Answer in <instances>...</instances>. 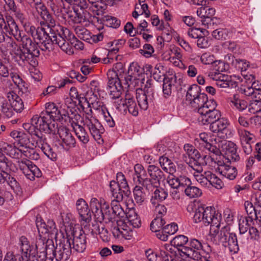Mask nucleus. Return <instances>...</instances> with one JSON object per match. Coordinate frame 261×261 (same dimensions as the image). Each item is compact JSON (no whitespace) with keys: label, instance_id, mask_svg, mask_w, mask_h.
<instances>
[{"label":"nucleus","instance_id":"nucleus-11","mask_svg":"<svg viewBox=\"0 0 261 261\" xmlns=\"http://www.w3.org/2000/svg\"><path fill=\"white\" fill-rule=\"evenodd\" d=\"M199 114V116L197 120L199 123L201 125H210L221 117L220 111L216 109L214 105L212 106L211 104L200 109Z\"/></svg>","mask_w":261,"mask_h":261},{"label":"nucleus","instance_id":"nucleus-30","mask_svg":"<svg viewBox=\"0 0 261 261\" xmlns=\"http://www.w3.org/2000/svg\"><path fill=\"white\" fill-rule=\"evenodd\" d=\"M147 172L150 177L153 179L154 184L159 185L160 181L164 178V174L160 168L154 165H150L147 167Z\"/></svg>","mask_w":261,"mask_h":261},{"label":"nucleus","instance_id":"nucleus-22","mask_svg":"<svg viewBox=\"0 0 261 261\" xmlns=\"http://www.w3.org/2000/svg\"><path fill=\"white\" fill-rule=\"evenodd\" d=\"M6 21L4 26L6 33L13 36L17 40L21 38L20 30L14 18L8 15L6 16Z\"/></svg>","mask_w":261,"mask_h":261},{"label":"nucleus","instance_id":"nucleus-6","mask_svg":"<svg viewBox=\"0 0 261 261\" xmlns=\"http://www.w3.org/2000/svg\"><path fill=\"white\" fill-rule=\"evenodd\" d=\"M182 75L176 73L172 69H169L167 75L163 78V93L164 97L171 95L172 91L176 89L182 83Z\"/></svg>","mask_w":261,"mask_h":261},{"label":"nucleus","instance_id":"nucleus-54","mask_svg":"<svg viewBox=\"0 0 261 261\" xmlns=\"http://www.w3.org/2000/svg\"><path fill=\"white\" fill-rule=\"evenodd\" d=\"M184 192L186 195L190 198L198 197L202 194V191L199 188L195 186H192L191 185L186 188Z\"/></svg>","mask_w":261,"mask_h":261},{"label":"nucleus","instance_id":"nucleus-38","mask_svg":"<svg viewBox=\"0 0 261 261\" xmlns=\"http://www.w3.org/2000/svg\"><path fill=\"white\" fill-rule=\"evenodd\" d=\"M200 87L197 84L190 86L187 91L186 95V102L187 104L194 98H197L201 94Z\"/></svg>","mask_w":261,"mask_h":261},{"label":"nucleus","instance_id":"nucleus-23","mask_svg":"<svg viewBox=\"0 0 261 261\" xmlns=\"http://www.w3.org/2000/svg\"><path fill=\"white\" fill-rule=\"evenodd\" d=\"M212 102L208 100V98L206 94L204 93H201L197 98H194L187 105L194 111H197L199 114V110L201 108L210 106Z\"/></svg>","mask_w":261,"mask_h":261},{"label":"nucleus","instance_id":"nucleus-35","mask_svg":"<svg viewBox=\"0 0 261 261\" xmlns=\"http://www.w3.org/2000/svg\"><path fill=\"white\" fill-rule=\"evenodd\" d=\"M52 35L49 34V36H47V40L46 41V43H49V44H47V45L49 47V45L51 44L49 43V41L52 42L51 44L54 45V48H57L58 47L60 48H62V46L65 44V40H64V38H71L72 36V34L70 33L67 36L61 37L58 34L56 35L55 36H51Z\"/></svg>","mask_w":261,"mask_h":261},{"label":"nucleus","instance_id":"nucleus-1","mask_svg":"<svg viewBox=\"0 0 261 261\" xmlns=\"http://www.w3.org/2000/svg\"><path fill=\"white\" fill-rule=\"evenodd\" d=\"M90 206L95 221L100 223L113 222L116 217L122 218L125 214L120 203L115 201H111L110 207L108 203L105 202L101 204L96 198H93L90 201Z\"/></svg>","mask_w":261,"mask_h":261},{"label":"nucleus","instance_id":"nucleus-39","mask_svg":"<svg viewBox=\"0 0 261 261\" xmlns=\"http://www.w3.org/2000/svg\"><path fill=\"white\" fill-rule=\"evenodd\" d=\"M75 15L73 16L69 12H67L68 18L74 23H84V9H79L77 7L73 6L72 8Z\"/></svg>","mask_w":261,"mask_h":261},{"label":"nucleus","instance_id":"nucleus-18","mask_svg":"<svg viewBox=\"0 0 261 261\" xmlns=\"http://www.w3.org/2000/svg\"><path fill=\"white\" fill-rule=\"evenodd\" d=\"M85 125L88 128L91 136L95 141H102L101 135L104 132V128L97 119H94V121H92L86 116Z\"/></svg>","mask_w":261,"mask_h":261},{"label":"nucleus","instance_id":"nucleus-60","mask_svg":"<svg viewBox=\"0 0 261 261\" xmlns=\"http://www.w3.org/2000/svg\"><path fill=\"white\" fill-rule=\"evenodd\" d=\"M244 207L248 216H251L252 218H253L254 215V219H258L259 216H258V215L259 214V212L258 213V214L257 213V211L255 210L253 204L251 202L248 201H245L244 203Z\"/></svg>","mask_w":261,"mask_h":261},{"label":"nucleus","instance_id":"nucleus-12","mask_svg":"<svg viewBox=\"0 0 261 261\" xmlns=\"http://www.w3.org/2000/svg\"><path fill=\"white\" fill-rule=\"evenodd\" d=\"M25 32L29 35L32 36L34 39H38L40 41L41 45H43L45 49H48L49 47L47 45L49 43H46V41L43 39H47V36H49V33H47L43 28L35 27L30 22H28L23 25Z\"/></svg>","mask_w":261,"mask_h":261},{"label":"nucleus","instance_id":"nucleus-28","mask_svg":"<svg viewBox=\"0 0 261 261\" xmlns=\"http://www.w3.org/2000/svg\"><path fill=\"white\" fill-rule=\"evenodd\" d=\"M226 150L227 159L230 162H238L240 161V157L237 152L236 145L232 142H225L224 145Z\"/></svg>","mask_w":261,"mask_h":261},{"label":"nucleus","instance_id":"nucleus-16","mask_svg":"<svg viewBox=\"0 0 261 261\" xmlns=\"http://www.w3.org/2000/svg\"><path fill=\"white\" fill-rule=\"evenodd\" d=\"M20 242L21 251L24 256L28 255L27 260L25 261H37L36 260V248L38 247L40 243H42L43 245L44 244V240L39 239L37 241L35 247L31 246L28 239L24 236L20 237Z\"/></svg>","mask_w":261,"mask_h":261},{"label":"nucleus","instance_id":"nucleus-14","mask_svg":"<svg viewBox=\"0 0 261 261\" xmlns=\"http://www.w3.org/2000/svg\"><path fill=\"white\" fill-rule=\"evenodd\" d=\"M36 226L37 227L40 236V233L42 234H47V236L44 237V240L47 239L55 238L58 239V229L56 227L55 222L52 220H48L47 222H42V220L36 221Z\"/></svg>","mask_w":261,"mask_h":261},{"label":"nucleus","instance_id":"nucleus-33","mask_svg":"<svg viewBox=\"0 0 261 261\" xmlns=\"http://www.w3.org/2000/svg\"><path fill=\"white\" fill-rule=\"evenodd\" d=\"M110 189L113 197L112 201H115L119 203L123 199L124 194L123 191L119 188V184L115 180H112L110 182Z\"/></svg>","mask_w":261,"mask_h":261},{"label":"nucleus","instance_id":"nucleus-40","mask_svg":"<svg viewBox=\"0 0 261 261\" xmlns=\"http://www.w3.org/2000/svg\"><path fill=\"white\" fill-rule=\"evenodd\" d=\"M107 76L108 79V87L109 89H114L115 87H117L118 84L122 85V82L119 77L118 73L114 71H108Z\"/></svg>","mask_w":261,"mask_h":261},{"label":"nucleus","instance_id":"nucleus-50","mask_svg":"<svg viewBox=\"0 0 261 261\" xmlns=\"http://www.w3.org/2000/svg\"><path fill=\"white\" fill-rule=\"evenodd\" d=\"M165 224V220H164L161 216H156L151 222L150 228L151 231L157 232H159L161 229L163 230Z\"/></svg>","mask_w":261,"mask_h":261},{"label":"nucleus","instance_id":"nucleus-17","mask_svg":"<svg viewBox=\"0 0 261 261\" xmlns=\"http://www.w3.org/2000/svg\"><path fill=\"white\" fill-rule=\"evenodd\" d=\"M58 135L61 140L60 144L64 149L68 150L75 146V139L68 128L60 125Z\"/></svg>","mask_w":261,"mask_h":261},{"label":"nucleus","instance_id":"nucleus-19","mask_svg":"<svg viewBox=\"0 0 261 261\" xmlns=\"http://www.w3.org/2000/svg\"><path fill=\"white\" fill-rule=\"evenodd\" d=\"M33 146L39 147L44 154L52 161H55L57 159V154L53 151L50 146L47 143L45 137L39 138L36 140H33Z\"/></svg>","mask_w":261,"mask_h":261},{"label":"nucleus","instance_id":"nucleus-26","mask_svg":"<svg viewBox=\"0 0 261 261\" xmlns=\"http://www.w3.org/2000/svg\"><path fill=\"white\" fill-rule=\"evenodd\" d=\"M218 165V170L221 175L230 180H233L236 178L237 175V170L236 167L221 162H219Z\"/></svg>","mask_w":261,"mask_h":261},{"label":"nucleus","instance_id":"nucleus-20","mask_svg":"<svg viewBox=\"0 0 261 261\" xmlns=\"http://www.w3.org/2000/svg\"><path fill=\"white\" fill-rule=\"evenodd\" d=\"M76 210L81 219L85 222L91 220V212L86 202L82 198L77 200L76 203Z\"/></svg>","mask_w":261,"mask_h":261},{"label":"nucleus","instance_id":"nucleus-63","mask_svg":"<svg viewBox=\"0 0 261 261\" xmlns=\"http://www.w3.org/2000/svg\"><path fill=\"white\" fill-rule=\"evenodd\" d=\"M248 111L252 114H255L261 111V101L253 100L248 105Z\"/></svg>","mask_w":261,"mask_h":261},{"label":"nucleus","instance_id":"nucleus-56","mask_svg":"<svg viewBox=\"0 0 261 261\" xmlns=\"http://www.w3.org/2000/svg\"><path fill=\"white\" fill-rule=\"evenodd\" d=\"M195 172L193 173V175L197 182H198L202 186L204 187H208L209 182H207L206 177L205 176L204 173L202 174L203 171L202 167H201V170L198 171L197 170H194Z\"/></svg>","mask_w":261,"mask_h":261},{"label":"nucleus","instance_id":"nucleus-15","mask_svg":"<svg viewBox=\"0 0 261 261\" xmlns=\"http://www.w3.org/2000/svg\"><path fill=\"white\" fill-rule=\"evenodd\" d=\"M219 68H215V71L210 75L212 79L216 81V85L218 87L223 88L237 87L238 83L232 80L230 76L220 73ZM221 71H222V70H221Z\"/></svg>","mask_w":261,"mask_h":261},{"label":"nucleus","instance_id":"nucleus-10","mask_svg":"<svg viewBox=\"0 0 261 261\" xmlns=\"http://www.w3.org/2000/svg\"><path fill=\"white\" fill-rule=\"evenodd\" d=\"M218 240L225 247H227L231 252L237 253L239 250L236 234L230 232L227 227H223L221 228L218 235Z\"/></svg>","mask_w":261,"mask_h":261},{"label":"nucleus","instance_id":"nucleus-32","mask_svg":"<svg viewBox=\"0 0 261 261\" xmlns=\"http://www.w3.org/2000/svg\"><path fill=\"white\" fill-rule=\"evenodd\" d=\"M228 124V121L226 119L220 117L218 120L211 124L210 129L214 133L223 134Z\"/></svg>","mask_w":261,"mask_h":261},{"label":"nucleus","instance_id":"nucleus-34","mask_svg":"<svg viewBox=\"0 0 261 261\" xmlns=\"http://www.w3.org/2000/svg\"><path fill=\"white\" fill-rule=\"evenodd\" d=\"M90 5V9L97 15H102L107 6L103 0H87Z\"/></svg>","mask_w":261,"mask_h":261},{"label":"nucleus","instance_id":"nucleus-8","mask_svg":"<svg viewBox=\"0 0 261 261\" xmlns=\"http://www.w3.org/2000/svg\"><path fill=\"white\" fill-rule=\"evenodd\" d=\"M62 238L56 240L55 259L57 261H66L69 259L71 252L72 248L69 239L63 233Z\"/></svg>","mask_w":261,"mask_h":261},{"label":"nucleus","instance_id":"nucleus-61","mask_svg":"<svg viewBox=\"0 0 261 261\" xmlns=\"http://www.w3.org/2000/svg\"><path fill=\"white\" fill-rule=\"evenodd\" d=\"M134 169L138 182H141L142 180H143L144 178H147L146 171L141 165L136 164L135 166Z\"/></svg>","mask_w":261,"mask_h":261},{"label":"nucleus","instance_id":"nucleus-53","mask_svg":"<svg viewBox=\"0 0 261 261\" xmlns=\"http://www.w3.org/2000/svg\"><path fill=\"white\" fill-rule=\"evenodd\" d=\"M55 247L54 242L51 239H47L46 240V245L45 246V253L48 256L51 261L55 258Z\"/></svg>","mask_w":261,"mask_h":261},{"label":"nucleus","instance_id":"nucleus-51","mask_svg":"<svg viewBox=\"0 0 261 261\" xmlns=\"http://www.w3.org/2000/svg\"><path fill=\"white\" fill-rule=\"evenodd\" d=\"M29 135L23 132H21L20 137L18 140V143L21 146L31 148L34 147L32 142V136Z\"/></svg>","mask_w":261,"mask_h":261},{"label":"nucleus","instance_id":"nucleus-4","mask_svg":"<svg viewBox=\"0 0 261 261\" xmlns=\"http://www.w3.org/2000/svg\"><path fill=\"white\" fill-rule=\"evenodd\" d=\"M46 114L42 112L39 115H34L31 119L30 123H25L23 124V128L30 136H32V140L45 137L41 132L44 131L47 123L50 119V117L48 116Z\"/></svg>","mask_w":261,"mask_h":261},{"label":"nucleus","instance_id":"nucleus-21","mask_svg":"<svg viewBox=\"0 0 261 261\" xmlns=\"http://www.w3.org/2000/svg\"><path fill=\"white\" fill-rule=\"evenodd\" d=\"M200 159L201 155L199 151L194 148L188 158L185 156L184 160L193 170L200 171L202 167L200 163Z\"/></svg>","mask_w":261,"mask_h":261},{"label":"nucleus","instance_id":"nucleus-48","mask_svg":"<svg viewBox=\"0 0 261 261\" xmlns=\"http://www.w3.org/2000/svg\"><path fill=\"white\" fill-rule=\"evenodd\" d=\"M134 200L139 205L142 204L145 199V193L143 187L136 186L133 190Z\"/></svg>","mask_w":261,"mask_h":261},{"label":"nucleus","instance_id":"nucleus-13","mask_svg":"<svg viewBox=\"0 0 261 261\" xmlns=\"http://www.w3.org/2000/svg\"><path fill=\"white\" fill-rule=\"evenodd\" d=\"M65 237L70 240L69 242L73 251L79 253L84 252L87 247V238L81 230L79 233L76 232H72L71 234L66 232Z\"/></svg>","mask_w":261,"mask_h":261},{"label":"nucleus","instance_id":"nucleus-36","mask_svg":"<svg viewBox=\"0 0 261 261\" xmlns=\"http://www.w3.org/2000/svg\"><path fill=\"white\" fill-rule=\"evenodd\" d=\"M167 196L168 192L166 190L156 186L151 199V202L153 205H155L158 201H162L166 199Z\"/></svg>","mask_w":261,"mask_h":261},{"label":"nucleus","instance_id":"nucleus-52","mask_svg":"<svg viewBox=\"0 0 261 261\" xmlns=\"http://www.w3.org/2000/svg\"><path fill=\"white\" fill-rule=\"evenodd\" d=\"M189 239L187 237L184 235H179L174 237L171 241V245L176 248L185 247L187 245Z\"/></svg>","mask_w":261,"mask_h":261},{"label":"nucleus","instance_id":"nucleus-57","mask_svg":"<svg viewBox=\"0 0 261 261\" xmlns=\"http://www.w3.org/2000/svg\"><path fill=\"white\" fill-rule=\"evenodd\" d=\"M56 119L50 118V121L47 123L44 132L48 134H57L60 128V126H58L57 123L55 121Z\"/></svg>","mask_w":261,"mask_h":261},{"label":"nucleus","instance_id":"nucleus-43","mask_svg":"<svg viewBox=\"0 0 261 261\" xmlns=\"http://www.w3.org/2000/svg\"><path fill=\"white\" fill-rule=\"evenodd\" d=\"M254 218L251 216H242L239 220V230L241 233H245L253 223Z\"/></svg>","mask_w":261,"mask_h":261},{"label":"nucleus","instance_id":"nucleus-59","mask_svg":"<svg viewBox=\"0 0 261 261\" xmlns=\"http://www.w3.org/2000/svg\"><path fill=\"white\" fill-rule=\"evenodd\" d=\"M74 31L81 39L88 40L90 37V32L83 27L79 25L75 27Z\"/></svg>","mask_w":261,"mask_h":261},{"label":"nucleus","instance_id":"nucleus-46","mask_svg":"<svg viewBox=\"0 0 261 261\" xmlns=\"http://www.w3.org/2000/svg\"><path fill=\"white\" fill-rule=\"evenodd\" d=\"M21 39L23 49H31V48H33V49H38V48L42 49V45H41L40 41H39V42L34 43L32 40L27 36H23L21 38Z\"/></svg>","mask_w":261,"mask_h":261},{"label":"nucleus","instance_id":"nucleus-27","mask_svg":"<svg viewBox=\"0 0 261 261\" xmlns=\"http://www.w3.org/2000/svg\"><path fill=\"white\" fill-rule=\"evenodd\" d=\"M7 98L14 111L21 112L23 110L24 105L22 100L15 92L13 91L8 92Z\"/></svg>","mask_w":261,"mask_h":261},{"label":"nucleus","instance_id":"nucleus-25","mask_svg":"<svg viewBox=\"0 0 261 261\" xmlns=\"http://www.w3.org/2000/svg\"><path fill=\"white\" fill-rule=\"evenodd\" d=\"M122 107L124 111L127 110L129 114L137 116L139 113V106L133 97L129 94L125 95L124 102H122Z\"/></svg>","mask_w":261,"mask_h":261},{"label":"nucleus","instance_id":"nucleus-29","mask_svg":"<svg viewBox=\"0 0 261 261\" xmlns=\"http://www.w3.org/2000/svg\"><path fill=\"white\" fill-rule=\"evenodd\" d=\"M10 76L13 82L21 92V97L24 99L31 98L30 92L28 91V88L25 86V83L20 76L16 73H11Z\"/></svg>","mask_w":261,"mask_h":261},{"label":"nucleus","instance_id":"nucleus-24","mask_svg":"<svg viewBox=\"0 0 261 261\" xmlns=\"http://www.w3.org/2000/svg\"><path fill=\"white\" fill-rule=\"evenodd\" d=\"M215 9L208 6L201 7L197 10V14L200 18L202 23L203 25H208L211 24V22L213 20V17L215 14Z\"/></svg>","mask_w":261,"mask_h":261},{"label":"nucleus","instance_id":"nucleus-3","mask_svg":"<svg viewBox=\"0 0 261 261\" xmlns=\"http://www.w3.org/2000/svg\"><path fill=\"white\" fill-rule=\"evenodd\" d=\"M221 220V215L214 207L198 204L195 208L193 220L195 223H202L205 226L210 224L218 226Z\"/></svg>","mask_w":261,"mask_h":261},{"label":"nucleus","instance_id":"nucleus-2","mask_svg":"<svg viewBox=\"0 0 261 261\" xmlns=\"http://www.w3.org/2000/svg\"><path fill=\"white\" fill-rule=\"evenodd\" d=\"M35 8L40 14L42 21L40 22L41 25H46L49 29V34L55 36L58 34L61 37L67 36L70 33V30L66 28L57 23L53 16L48 12L46 7L41 2L35 3Z\"/></svg>","mask_w":261,"mask_h":261},{"label":"nucleus","instance_id":"nucleus-45","mask_svg":"<svg viewBox=\"0 0 261 261\" xmlns=\"http://www.w3.org/2000/svg\"><path fill=\"white\" fill-rule=\"evenodd\" d=\"M168 70L166 68L161 64H158L155 65L153 72V76L154 80L157 81L163 80V78L167 75Z\"/></svg>","mask_w":261,"mask_h":261},{"label":"nucleus","instance_id":"nucleus-58","mask_svg":"<svg viewBox=\"0 0 261 261\" xmlns=\"http://www.w3.org/2000/svg\"><path fill=\"white\" fill-rule=\"evenodd\" d=\"M90 95H93L94 98L95 99H97L96 96L94 95V93L92 91V90L88 91L86 95V97H81V95H78L77 98H75L74 99H76L79 101V105L82 107L84 109V106L82 105V100L84 99L85 100V102H86V104L87 105L88 107H90V105H93V107L94 103H93V101H91V103L90 102V100L92 99V97H89V96Z\"/></svg>","mask_w":261,"mask_h":261},{"label":"nucleus","instance_id":"nucleus-37","mask_svg":"<svg viewBox=\"0 0 261 261\" xmlns=\"http://www.w3.org/2000/svg\"><path fill=\"white\" fill-rule=\"evenodd\" d=\"M25 56L23 58V62H28L31 66H36L38 65L37 58L40 55L39 50H24Z\"/></svg>","mask_w":261,"mask_h":261},{"label":"nucleus","instance_id":"nucleus-47","mask_svg":"<svg viewBox=\"0 0 261 261\" xmlns=\"http://www.w3.org/2000/svg\"><path fill=\"white\" fill-rule=\"evenodd\" d=\"M1 115H3L7 118H11L14 114V110L11 105V103L7 100H4L1 106Z\"/></svg>","mask_w":261,"mask_h":261},{"label":"nucleus","instance_id":"nucleus-62","mask_svg":"<svg viewBox=\"0 0 261 261\" xmlns=\"http://www.w3.org/2000/svg\"><path fill=\"white\" fill-rule=\"evenodd\" d=\"M81 119V115L78 113L76 110H74L73 113H69L68 116V122L71 124L73 127H74V125L77 127V125H80L78 124V122Z\"/></svg>","mask_w":261,"mask_h":261},{"label":"nucleus","instance_id":"nucleus-41","mask_svg":"<svg viewBox=\"0 0 261 261\" xmlns=\"http://www.w3.org/2000/svg\"><path fill=\"white\" fill-rule=\"evenodd\" d=\"M230 105L231 107L239 111H243L248 107L247 102L244 99L239 98L238 95H234L231 99Z\"/></svg>","mask_w":261,"mask_h":261},{"label":"nucleus","instance_id":"nucleus-9","mask_svg":"<svg viewBox=\"0 0 261 261\" xmlns=\"http://www.w3.org/2000/svg\"><path fill=\"white\" fill-rule=\"evenodd\" d=\"M154 89L145 85L144 90L140 89L137 87L136 92V98L139 108L143 110H146L149 105H153L155 99Z\"/></svg>","mask_w":261,"mask_h":261},{"label":"nucleus","instance_id":"nucleus-5","mask_svg":"<svg viewBox=\"0 0 261 261\" xmlns=\"http://www.w3.org/2000/svg\"><path fill=\"white\" fill-rule=\"evenodd\" d=\"M144 68L137 62L132 63L129 66L127 75L124 77L123 83L126 88L130 89L142 86L144 81Z\"/></svg>","mask_w":261,"mask_h":261},{"label":"nucleus","instance_id":"nucleus-7","mask_svg":"<svg viewBox=\"0 0 261 261\" xmlns=\"http://www.w3.org/2000/svg\"><path fill=\"white\" fill-rule=\"evenodd\" d=\"M178 249L181 253L196 261L200 260L205 252L201 242L196 239H190L188 241L187 245Z\"/></svg>","mask_w":261,"mask_h":261},{"label":"nucleus","instance_id":"nucleus-31","mask_svg":"<svg viewBox=\"0 0 261 261\" xmlns=\"http://www.w3.org/2000/svg\"><path fill=\"white\" fill-rule=\"evenodd\" d=\"M159 161L162 169L167 173L173 175L176 172V165L168 158L165 156H160Z\"/></svg>","mask_w":261,"mask_h":261},{"label":"nucleus","instance_id":"nucleus-42","mask_svg":"<svg viewBox=\"0 0 261 261\" xmlns=\"http://www.w3.org/2000/svg\"><path fill=\"white\" fill-rule=\"evenodd\" d=\"M73 129L79 140L83 144H86L89 141V136L85 128L82 125H77V127Z\"/></svg>","mask_w":261,"mask_h":261},{"label":"nucleus","instance_id":"nucleus-64","mask_svg":"<svg viewBox=\"0 0 261 261\" xmlns=\"http://www.w3.org/2000/svg\"><path fill=\"white\" fill-rule=\"evenodd\" d=\"M105 21L107 26L115 29L118 28L121 24V21L119 19L112 16H107Z\"/></svg>","mask_w":261,"mask_h":261},{"label":"nucleus","instance_id":"nucleus-55","mask_svg":"<svg viewBox=\"0 0 261 261\" xmlns=\"http://www.w3.org/2000/svg\"><path fill=\"white\" fill-rule=\"evenodd\" d=\"M127 220L134 227L138 228L141 225V221L140 217L135 212L128 213L127 215Z\"/></svg>","mask_w":261,"mask_h":261},{"label":"nucleus","instance_id":"nucleus-44","mask_svg":"<svg viewBox=\"0 0 261 261\" xmlns=\"http://www.w3.org/2000/svg\"><path fill=\"white\" fill-rule=\"evenodd\" d=\"M3 181V182L2 183L6 181L15 192L18 193L21 191V188L19 184L17 182L16 179L10 174H6L4 175Z\"/></svg>","mask_w":261,"mask_h":261},{"label":"nucleus","instance_id":"nucleus-49","mask_svg":"<svg viewBox=\"0 0 261 261\" xmlns=\"http://www.w3.org/2000/svg\"><path fill=\"white\" fill-rule=\"evenodd\" d=\"M43 113H46L48 116L50 118L56 119L58 117V113H60L58 108L54 103H47L45 105V111H42Z\"/></svg>","mask_w":261,"mask_h":261}]
</instances>
